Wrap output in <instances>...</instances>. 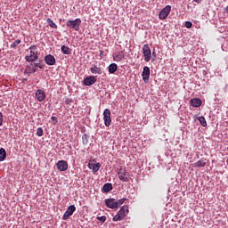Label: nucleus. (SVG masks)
Listing matches in <instances>:
<instances>
[{"mask_svg":"<svg viewBox=\"0 0 228 228\" xmlns=\"http://www.w3.org/2000/svg\"><path fill=\"white\" fill-rule=\"evenodd\" d=\"M127 215H129V208L123 206L120 208L118 214L113 216L112 220L113 222H121V220H124Z\"/></svg>","mask_w":228,"mask_h":228,"instance_id":"obj_1","label":"nucleus"},{"mask_svg":"<svg viewBox=\"0 0 228 228\" xmlns=\"http://www.w3.org/2000/svg\"><path fill=\"white\" fill-rule=\"evenodd\" d=\"M29 50L30 53L25 57L26 61L33 62L36 61V60H38V52L37 51V46L31 45Z\"/></svg>","mask_w":228,"mask_h":228,"instance_id":"obj_2","label":"nucleus"},{"mask_svg":"<svg viewBox=\"0 0 228 228\" xmlns=\"http://www.w3.org/2000/svg\"><path fill=\"white\" fill-rule=\"evenodd\" d=\"M67 28H69V29H75V31H77L79 29V26H81V19L77 18L74 20H68L66 22Z\"/></svg>","mask_w":228,"mask_h":228,"instance_id":"obj_3","label":"nucleus"},{"mask_svg":"<svg viewBox=\"0 0 228 228\" xmlns=\"http://www.w3.org/2000/svg\"><path fill=\"white\" fill-rule=\"evenodd\" d=\"M142 54L144 57V61H151V58H152V51L147 44L143 45L142 46Z\"/></svg>","mask_w":228,"mask_h":228,"instance_id":"obj_4","label":"nucleus"},{"mask_svg":"<svg viewBox=\"0 0 228 228\" xmlns=\"http://www.w3.org/2000/svg\"><path fill=\"white\" fill-rule=\"evenodd\" d=\"M170 12H172V6L167 5L165 8H163L159 13V18L160 20H165V19L170 15Z\"/></svg>","mask_w":228,"mask_h":228,"instance_id":"obj_5","label":"nucleus"},{"mask_svg":"<svg viewBox=\"0 0 228 228\" xmlns=\"http://www.w3.org/2000/svg\"><path fill=\"white\" fill-rule=\"evenodd\" d=\"M103 120L106 127L111 126V111L110 109H105L103 111Z\"/></svg>","mask_w":228,"mask_h":228,"instance_id":"obj_6","label":"nucleus"},{"mask_svg":"<svg viewBox=\"0 0 228 228\" xmlns=\"http://www.w3.org/2000/svg\"><path fill=\"white\" fill-rule=\"evenodd\" d=\"M76 211V206L75 205H70L66 212L64 213L63 216H62V220H69V218H70V216H72V215H74V212Z\"/></svg>","mask_w":228,"mask_h":228,"instance_id":"obj_7","label":"nucleus"},{"mask_svg":"<svg viewBox=\"0 0 228 228\" xmlns=\"http://www.w3.org/2000/svg\"><path fill=\"white\" fill-rule=\"evenodd\" d=\"M142 77L144 83H149V79L151 77V68H149V66H145L143 68Z\"/></svg>","mask_w":228,"mask_h":228,"instance_id":"obj_8","label":"nucleus"},{"mask_svg":"<svg viewBox=\"0 0 228 228\" xmlns=\"http://www.w3.org/2000/svg\"><path fill=\"white\" fill-rule=\"evenodd\" d=\"M56 167L60 172H65L69 170V163L65 160H59L56 164Z\"/></svg>","mask_w":228,"mask_h":228,"instance_id":"obj_9","label":"nucleus"},{"mask_svg":"<svg viewBox=\"0 0 228 228\" xmlns=\"http://www.w3.org/2000/svg\"><path fill=\"white\" fill-rule=\"evenodd\" d=\"M118 179H120L123 183H127L129 179L127 178L126 169L124 167H120L118 169Z\"/></svg>","mask_w":228,"mask_h":228,"instance_id":"obj_10","label":"nucleus"},{"mask_svg":"<svg viewBox=\"0 0 228 228\" xmlns=\"http://www.w3.org/2000/svg\"><path fill=\"white\" fill-rule=\"evenodd\" d=\"M105 204L107 208H110V209H118V204H117L115 199H107L105 200Z\"/></svg>","mask_w":228,"mask_h":228,"instance_id":"obj_11","label":"nucleus"},{"mask_svg":"<svg viewBox=\"0 0 228 228\" xmlns=\"http://www.w3.org/2000/svg\"><path fill=\"white\" fill-rule=\"evenodd\" d=\"M97 83V78L94 76L87 77L84 79V85L86 86H92V85H95Z\"/></svg>","mask_w":228,"mask_h":228,"instance_id":"obj_12","label":"nucleus"},{"mask_svg":"<svg viewBox=\"0 0 228 228\" xmlns=\"http://www.w3.org/2000/svg\"><path fill=\"white\" fill-rule=\"evenodd\" d=\"M36 97L38 102H44V101H45V92L42 89H37L36 91Z\"/></svg>","mask_w":228,"mask_h":228,"instance_id":"obj_13","label":"nucleus"},{"mask_svg":"<svg viewBox=\"0 0 228 228\" xmlns=\"http://www.w3.org/2000/svg\"><path fill=\"white\" fill-rule=\"evenodd\" d=\"M88 168L90 170H92L94 172V174L99 172L100 168H101V163H92V162H89L88 164Z\"/></svg>","mask_w":228,"mask_h":228,"instance_id":"obj_14","label":"nucleus"},{"mask_svg":"<svg viewBox=\"0 0 228 228\" xmlns=\"http://www.w3.org/2000/svg\"><path fill=\"white\" fill-rule=\"evenodd\" d=\"M45 61L46 63V65H55L56 63V58H54L53 55L48 54L45 57Z\"/></svg>","mask_w":228,"mask_h":228,"instance_id":"obj_15","label":"nucleus"},{"mask_svg":"<svg viewBox=\"0 0 228 228\" xmlns=\"http://www.w3.org/2000/svg\"><path fill=\"white\" fill-rule=\"evenodd\" d=\"M191 104L193 106V108H200V106H202V100L199 98H193L191 100Z\"/></svg>","mask_w":228,"mask_h":228,"instance_id":"obj_16","label":"nucleus"},{"mask_svg":"<svg viewBox=\"0 0 228 228\" xmlns=\"http://www.w3.org/2000/svg\"><path fill=\"white\" fill-rule=\"evenodd\" d=\"M92 74H102V69H101V67H97V65H94L91 69H90Z\"/></svg>","mask_w":228,"mask_h":228,"instance_id":"obj_17","label":"nucleus"},{"mask_svg":"<svg viewBox=\"0 0 228 228\" xmlns=\"http://www.w3.org/2000/svg\"><path fill=\"white\" fill-rule=\"evenodd\" d=\"M124 56H126V54L124 53V52L121 51L113 57V60L114 61H122Z\"/></svg>","mask_w":228,"mask_h":228,"instance_id":"obj_18","label":"nucleus"},{"mask_svg":"<svg viewBox=\"0 0 228 228\" xmlns=\"http://www.w3.org/2000/svg\"><path fill=\"white\" fill-rule=\"evenodd\" d=\"M103 193H109L113 190V185L111 183H105L102 187Z\"/></svg>","mask_w":228,"mask_h":228,"instance_id":"obj_19","label":"nucleus"},{"mask_svg":"<svg viewBox=\"0 0 228 228\" xmlns=\"http://www.w3.org/2000/svg\"><path fill=\"white\" fill-rule=\"evenodd\" d=\"M118 66L116 63H111L109 65V72L110 74H115V71L118 70Z\"/></svg>","mask_w":228,"mask_h":228,"instance_id":"obj_20","label":"nucleus"},{"mask_svg":"<svg viewBox=\"0 0 228 228\" xmlns=\"http://www.w3.org/2000/svg\"><path fill=\"white\" fill-rule=\"evenodd\" d=\"M61 51H62L63 54H71L72 53V50L66 45H62L61 47Z\"/></svg>","mask_w":228,"mask_h":228,"instance_id":"obj_21","label":"nucleus"},{"mask_svg":"<svg viewBox=\"0 0 228 228\" xmlns=\"http://www.w3.org/2000/svg\"><path fill=\"white\" fill-rule=\"evenodd\" d=\"M46 22L50 26V28H53V29H58V25H56V23H54V21H53L51 18H48L46 20Z\"/></svg>","mask_w":228,"mask_h":228,"instance_id":"obj_22","label":"nucleus"},{"mask_svg":"<svg viewBox=\"0 0 228 228\" xmlns=\"http://www.w3.org/2000/svg\"><path fill=\"white\" fill-rule=\"evenodd\" d=\"M6 159V150L4 148L0 149V161H4Z\"/></svg>","mask_w":228,"mask_h":228,"instance_id":"obj_23","label":"nucleus"},{"mask_svg":"<svg viewBox=\"0 0 228 228\" xmlns=\"http://www.w3.org/2000/svg\"><path fill=\"white\" fill-rule=\"evenodd\" d=\"M198 120H199L200 124H201V126H202L203 127H208V122L206 121V118H204V117H200V118H198Z\"/></svg>","mask_w":228,"mask_h":228,"instance_id":"obj_24","label":"nucleus"},{"mask_svg":"<svg viewBox=\"0 0 228 228\" xmlns=\"http://www.w3.org/2000/svg\"><path fill=\"white\" fill-rule=\"evenodd\" d=\"M194 167H198L199 168L206 167V161H204V159L199 160L196 163H194Z\"/></svg>","mask_w":228,"mask_h":228,"instance_id":"obj_25","label":"nucleus"},{"mask_svg":"<svg viewBox=\"0 0 228 228\" xmlns=\"http://www.w3.org/2000/svg\"><path fill=\"white\" fill-rule=\"evenodd\" d=\"M90 138V136H88L86 134H84L82 135V143L83 145H88V139Z\"/></svg>","mask_w":228,"mask_h":228,"instance_id":"obj_26","label":"nucleus"},{"mask_svg":"<svg viewBox=\"0 0 228 228\" xmlns=\"http://www.w3.org/2000/svg\"><path fill=\"white\" fill-rule=\"evenodd\" d=\"M20 39H17L15 40L12 45H11V48L12 49H15V47H17V45H19V44H20Z\"/></svg>","mask_w":228,"mask_h":228,"instance_id":"obj_27","label":"nucleus"},{"mask_svg":"<svg viewBox=\"0 0 228 228\" xmlns=\"http://www.w3.org/2000/svg\"><path fill=\"white\" fill-rule=\"evenodd\" d=\"M37 136H44V129L42 127H38L37 130Z\"/></svg>","mask_w":228,"mask_h":228,"instance_id":"obj_28","label":"nucleus"},{"mask_svg":"<svg viewBox=\"0 0 228 228\" xmlns=\"http://www.w3.org/2000/svg\"><path fill=\"white\" fill-rule=\"evenodd\" d=\"M24 74L27 75V76H29V74H32V71H31V67L28 66L25 70H24Z\"/></svg>","mask_w":228,"mask_h":228,"instance_id":"obj_29","label":"nucleus"},{"mask_svg":"<svg viewBox=\"0 0 228 228\" xmlns=\"http://www.w3.org/2000/svg\"><path fill=\"white\" fill-rule=\"evenodd\" d=\"M125 200H127V199H126V198H123V199L118 200V201H116V204H118V208L119 206H122V204H124V201H125Z\"/></svg>","mask_w":228,"mask_h":228,"instance_id":"obj_30","label":"nucleus"},{"mask_svg":"<svg viewBox=\"0 0 228 228\" xmlns=\"http://www.w3.org/2000/svg\"><path fill=\"white\" fill-rule=\"evenodd\" d=\"M96 220H99V222H102V224H104V222H106V216H97Z\"/></svg>","mask_w":228,"mask_h":228,"instance_id":"obj_31","label":"nucleus"},{"mask_svg":"<svg viewBox=\"0 0 228 228\" xmlns=\"http://www.w3.org/2000/svg\"><path fill=\"white\" fill-rule=\"evenodd\" d=\"M184 26H185V28L190 29V28H191V26H193V24L191 21H185Z\"/></svg>","mask_w":228,"mask_h":228,"instance_id":"obj_32","label":"nucleus"},{"mask_svg":"<svg viewBox=\"0 0 228 228\" xmlns=\"http://www.w3.org/2000/svg\"><path fill=\"white\" fill-rule=\"evenodd\" d=\"M51 119H52L53 122V126H56V125L58 124V118L53 116V117L51 118Z\"/></svg>","mask_w":228,"mask_h":228,"instance_id":"obj_33","label":"nucleus"},{"mask_svg":"<svg viewBox=\"0 0 228 228\" xmlns=\"http://www.w3.org/2000/svg\"><path fill=\"white\" fill-rule=\"evenodd\" d=\"M34 66L37 68L38 67L39 69H44L45 65L44 64H40V63H34Z\"/></svg>","mask_w":228,"mask_h":228,"instance_id":"obj_34","label":"nucleus"},{"mask_svg":"<svg viewBox=\"0 0 228 228\" xmlns=\"http://www.w3.org/2000/svg\"><path fill=\"white\" fill-rule=\"evenodd\" d=\"M3 126V112H0V126Z\"/></svg>","mask_w":228,"mask_h":228,"instance_id":"obj_35","label":"nucleus"},{"mask_svg":"<svg viewBox=\"0 0 228 228\" xmlns=\"http://www.w3.org/2000/svg\"><path fill=\"white\" fill-rule=\"evenodd\" d=\"M38 69H37V67H34L31 69V72L32 74H35V72H37Z\"/></svg>","mask_w":228,"mask_h":228,"instance_id":"obj_36","label":"nucleus"},{"mask_svg":"<svg viewBox=\"0 0 228 228\" xmlns=\"http://www.w3.org/2000/svg\"><path fill=\"white\" fill-rule=\"evenodd\" d=\"M152 55L156 58V50L153 49Z\"/></svg>","mask_w":228,"mask_h":228,"instance_id":"obj_37","label":"nucleus"},{"mask_svg":"<svg viewBox=\"0 0 228 228\" xmlns=\"http://www.w3.org/2000/svg\"><path fill=\"white\" fill-rule=\"evenodd\" d=\"M194 1V3H200V0H193Z\"/></svg>","mask_w":228,"mask_h":228,"instance_id":"obj_38","label":"nucleus"},{"mask_svg":"<svg viewBox=\"0 0 228 228\" xmlns=\"http://www.w3.org/2000/svg\"><path fill=\"white\" fill-rule=\"evenodd\" d=\"M69 102H70V100L67 99L66 100V104H69Z\"/></svg>","mask_w":228,"mask_h":228,"instance_id":"obj_39","label":"nucleus"},{"mask_svg":"<svg viewBox=\"0 0 228 228\" xmlns=\"http://www.w3.org/2000/svg\"><path fill=\"white\" fill-rule=\"evenodd\" d=\"M225 12H226V13H228V5L225 8Z\"/></svg>","mask_w":228,"mask_h":228,"instance_id":"obj_40","label":"nucleus"},{"mask_svg":"<svg viewBox=\"0 0 228 228\" xmlns=\"http://www.w3.org/2000/svg\"><path fill=\"white\" fill-rule=\"evenodd\" d=\"M103 53H104V52L101 51V53H100V54H101V56H102Z\"/></svg>","mask_w":228,"mask_h":228,"instance_id":"obj_41","label":"nucleus"},{"mask_svg":"<svg viewBox=\"0 0 228 228\" xmlns=\"http://www.w3.org/2000/svg\"><path fill=\"white\" fill-rule=\"evenodd\" d=\"M226 163H227V165H228V158H227V159H226Z\"/></svg>","mask_w":228,"mask_h":228,"instance_id":"obj_42","label":"nucleus"}]
</instances>
